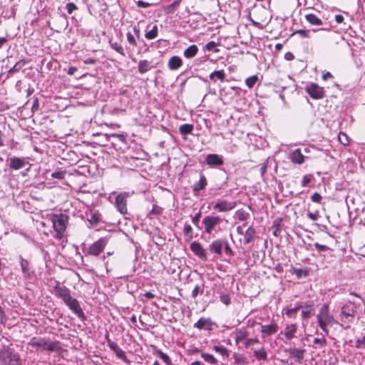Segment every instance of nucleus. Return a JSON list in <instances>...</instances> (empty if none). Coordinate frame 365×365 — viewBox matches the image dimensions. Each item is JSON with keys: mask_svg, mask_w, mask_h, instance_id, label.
<instances>
[{"mask_svg": "<svg viewBox=\"0 0 365 365\" xmlns=\"http://www.w3.org/2000/svg\"><path fill=\"white\" fill-rule=\"evenodd\" d=\"M247 18L252 25L259 29H264L272 19L268 9L262 5H255L248 14Z\"/></svg>", "mask_w": 365, "mask_h": 365, "instance_id": "nucleus-1", "label": "nucleus"}, {"mask_svg": "<svg viewBox=\"0 0 365 365\" xmlns=\"http://www.w3.org/2000/svg\"><path fill=\"white\" fill-rule=\"evenodd\" d=\"M258 81V76L257 75H254L252 76H250L245 80V84L249 88H252L254 87L255 83Z\"/></svg>", "mask_w": 365, "mask_h": 365, "instance_id": "nucleus-45", "label": "nucleus"}, {"mask_svg": "<svg viewBox=\"0 0 365 365\" xmlns=\"http://www.w3.org/2000/svg\"><path fill=\"white\" fill-rule=\"evenodd\" d=\"M207 185V181L205 176L201 173L199 181L196 182L192 187V190L195 193H197L200 190H203Z\"/></svg>", "mask_w": 365, "mask_h": 365, "instance_id": "nucleus-25", "label": "nucleus"}, {"mask_svg": "<svg viewBox=\"0 0 365 365\" xmlns=\"http://www.w3.org/2000/svg\"><path fill=\"white\" fill-rule=\"evenodd\" d=\"M289 272L292 274H295L298 279H301L302 277H307L309 275V272L307 269L296 267H292L289 269Z\"/></svg>", "mask_w": 365, "mask_h": 365, "instance_id": "nucleus-34", "label": "nucleus"}, {"mask_svg": "<svg viewBox=\"0 0 365 365\" xmlns=\"http://www.w3.org/2000/svg\"><path fill=\"white\" fill-rule=\"evenodd\" d=\"M64 303L69 307V309L75 313L79 319H81L82 321H84L86 319L85 314L81 307V305L78 302V301L73 298L72 297H70L68 299H67Z\"/></svg>", "mask_w": 365, "mask_h": 365, "instance_id": "nucleus-11", "label": "nucleus"}, {"mask_svg": "<svg viewBox=\"0 0 365 365\" xmlns=\"http://www.w3.org/2000/svg\"><path fill=\"white\" fill-rule=\"evenodd\" d=\"M20 265H21L24 276L26 277H29V276H30L29 262H28V260H26L21 257Z\"/></svg>", "mask_w": 365, "mask_h": 365, "instance_id": "nucleus-35", "label": "nucleus"}, {"mask_svg": "<svg viewBox=\"0 0 365 365\" xmlns=\"http://www.w3.org/2000/svg\"><path fill=\"white\" fill-rule=\"evenodd\" d=\"M297 329L298 327L296 323L287 324L282 332L284 338L288 341L295 338Z\"/></svg>", "mask_w": 365, "mask_h": 365, "instance_id": "nucleus-17", "label": "nucleus"}, {"mask_svg": "<svg viewBox=\"0 0 365 365\" xmlns=\"http://www.w3.org/2000/svg\"><path fill=\"white\" fill-rule=\"evenodd\" d=\"M355 347L358 349H365V334L356 340Z\"/></svg>", "mask_w": 365, "mask_h": 365, "instance_id": "nucleus-47", "label": "nucleus"}, {"mask_svg": "<svg viewBox=\"0 0 365 365\" xmlns=\"http://www.w3.org/2000/svg\"><path fill=\"white\" fill-rule=\"evenodd\" d=\"M109 44H110V46L112 48V49L115 50L120 55H121L123 56H125L124 49L120 44H119L117 42H112L111 41H109Z\"/></svg>", "mask_w": 365, "mask_h": 365, "instance_id": "nucleus-40", "label": "nucleus"}, {"mask_svg": "<svg viewBox=\"0 0 365 365\" xmlns=\"http://www.w3.org/2000/svg\"><path fill=\"white\" fill-rule=\"evenodd\" d=\"M26 64L25 60H21L15 63V65L9 70V73H15L21 70Z\"/></svg>", "mask_w": 365, "mask_h": 365, "instance_id": "nucleus-46", "label": "nucleus"}, {"mask_svg": "<svg viewBox=\"0 0 365 365\" xmlns=\"http://www.w3.org/2000/svg\"><path fill=\"white\" fill-rule=\"evenodd\" d=\"M312 175H305L303 176L302 181V186L305 187L308 185L311 181L312 180Z\"/></svg>", "mask_w": 365, "mask_h": 365, "instance_id": "nucleus-57", "label": "nucleus"}, {"mask_svg": "<svg viewBox=\"0 0 365 365\" xmlns=\"http://www.w3.org/2000/svg\"><path fill=\"white\" fill-rule=\"evenodd\" d=\"M152 68L151 62L148 60H140L138 63V68L140 73H145Z\"/></svg>", "mask_w": 365, "mask_h": 365, "instance_id": "nucleus-30", "label": "nucleus"}, {"mask_svg": "<svg viewBox=\"0 0 365 365\" xmlns=\"http://www.w3.org/2000/svg\"><path fill=\"white\" fill-rule=\"evenodd\" d=\"M155 353L158 355V356L165 363L166 365L172 364V361L169 356L163 352L161 350L156 349Z\"/></svg>", "mask_w": 365, "mask_h": 365, "instance_id": "nucleus-41", "label": "nucleus"}, {"mask_svg": "<svg viewBox=\"0 0 365 365\" xmlns=\"http://www.w3.org/2000/svg\"><path fill=\"white\" fill-rule=\"evenodd\" d=\"M88 221L93 225H97L100 221V214L98 212H95L91 215V218L88 219Z\"/></svg>", "mask_w": 365, "mask_h": 365, "instance_id": "nucleus-56", "label": "nucleus"}, {"mask_svg": "<svg viewBox=\"0 0 365 365\" xmlns=\"http://www.w3.org/2000/svg\"><path fill=\"white\" fill-rule=\"evenodd\" d=\"M0 365H21V361L18 354L4 350L0 352Z\"/></svg>", "mask_w": 365, "mask_h": 365, "instance_id": "nucleus-6", "label": "nucleus"}, {"mask_svg": "<svg viewBox=\"0 0 365 365\" xmlns=\"http://www.w3.org/2000/svg\"><path fill=\"white\" fill-rule=\"evenodd\" d=\"M317 318L319 327L327 335H328V327H331L335 322V320L333 315L330 313L329 307L327 304H322L317 315Z\"/></svg>", "mask_w": 365, "mask_h": 365, "instance_id": "nucleus-3", "label": "nucleus"}, {"mask_svg": "<svg viewBox=\"0 0 365 365\" xmlns=\"http://www.w3.org/2000/svg\"><path fill=\"white\" fill-rule=\"evenodd\" d=\"M235 342L239 344L241 341H244L249 335V331L245 328L238 329L235 332Z\"/></svg>", "mask_w": 365, "mask_h": 365, "instance_id": "nucleus-26", "label": "nucleus"}, {"mask_svg": "<svg viewBox=\"0 0 365 365\" xmlns=\"http://www.w3.org/2000/svg\"><path fill=\"white\" fill-rule=\"evenodd\" d=\"M279 327L274 320H272L269 325H262L261 332L264 336H271L277 333Z\"/></svg>", "mask_w": 365, "mask_h": 365, "instance_id": "nucleus-18", "label": "nucleus"}, {"mask_svg": "<svg viewBox=\"0 0 365 365\" xmlns=\"http://www.w3.org/2000/svg\"><path fill=\"white\" fill-rule=\"evenodd\" d=\"M28 344L37 349L43 351H53L58 348V342H49L46 339L41 337H33L28 342Z\"/></svg>", "mask_w": 365, "mask_h": 365, "instance_id": "nucleus-5", "label": "nucleus"}, {"mask_svg": "<svg viewBox=\"0 0 365 365\" xmlns=\"http://www.w3.org/2000/svg\"><path fill=\"white\" fill-rule=\"evenodd\" d=\"M295 34H299L301 36V38H309L310 37L309 30H304V29L297 30V31H294V33H292V36H294Z\"/></svg>", "mask_w": 365, "mask_h": 365, "instance_id": "nucleus-53", "label": "nucleus"}, {"mask_svg": "<svg viewBox=\"0 0 365 365\" xmlns=\"http://www.w3.org/2000/svg\"><path fill=\"white\" fill-rule=\"evenodd\" d=\"M322 78L323 81H327L329 79H333L334 76L329 71L323 72Z\"/></svg>", "mask_w": 365, "mask_h": 365, "instance_id": "nucleus-63", "label": "nucleus"}, {"mask_svg": "<svg viewBox=\"0 0 365 365\" xmlns=\"http://www.w3.org/2000/svg\"><path fill=\"white\" fill-rule=\"evenodd\" d=\"M54 292L55 295L61 298L63 302L71 297L70 289L65 286H61L58 282L54 287Z\"/></svg>", "mask_w": 365, "mask_h": 365, "instance_id": "nucleus-13", "label": "nucleus"}, {"mask_svg": "<svg viewBox=\"0 0 365 365\" xmlns=\"http://www.w3.org/2000/svg\"><path fill=\"white\" fill-rule=\"evenodd\" d=\"M305 91L314 100L322 99L325 97V90L316 83H312L305 88Z\"/></svg>", "mask_w": 365, "mask_h": 365, "instance_id": "nucleus-10", "label": "nucleus"}, {"mask_svg": "<svg viewBox=\"0 0 365 365\" xmlns=\"http://www.w3.org/2000/svg\"><path fill=\"white\" fill-rule=\"evenodd\" d=\"M244 244L247 245L252 242L256 236V230L253 226L249 227L244 233Z\"/></svg>", "mask_w": 365, "mask_h": 365, "instance_id": "nucleus-24", "label": "nucleus"}, {"mask_svg": "<svg viewBox=\"0 0 365 365\" xmlns=\"http://www.w3.org/2000/svg\"><path fill=\"white\" fill-rule=\"evenodd\" d=\"M313 342L314 344L318 345L320 348L324 347L327 345V341L324 336L322 338H315Z\"/></svg>", "mask_w": 365, "mask_h": 365, "instance_id": "nucleus-49", "label": "nucleus"}, {"mask_svg": "<svg viewBox=\"0 0 365 365\" xmlns=\"http://www.w3.org/2000/svg\"><path fill=\"white\" fill-rule=\"evenodd\" d=\"M214 323L210 318L201 317L195 322L193 327L199 330H207L210 331L212 329Z\"/></svg>", "mask_w": 365, "mask_h": 365, "instance_id": "nucleus-16", "label": "nucleus"}, {"mask_svg": "<svg viewBox=\"0 0 365 365\" xmlns=\"http://www.w3.org/2000/svg\"><path fill=\"white\" fill-rule=\"evenodd\" d=\"M213 348L217 352L220 353L222 356H228V351L225 346H215Z\"/></svg>", "mask_w": 365, "mask_h": 365, "instance_id": "nucleus-54", "label": "nucleus"}, {"mask_svg": "<svg viewBox=\"0 0 365 365\" xmlns=\"http://www.w3.org/2000/svg\"><path fill=\"white\" fill-rule=\"evenodd\" d=\"M311 200L314 202L321 203L322 197L319 192H316L311 196Z\"/></svg>", "mask_w": 365, "mask_h": 365, "instance_id": "nucleus-59", "label": "nucleus"}, {"mask_svg": "<svg viewBox=\"0 0 365 365\" xmlns=\"http://www.w3.org/2000/svg\"><path fill=\"white\" fill-rule=\"evenodd\" d=\"M202 291H203L202 289H200V287L199 285H196L192 291V294H191L192 297L196 298L200 292L202 293Z\"/></svg>", "mask_w": 365, "mask_h": 365, "instance_id": "nucleus-62", "label": "nucleus"}, {"mask_svg": "<svg viewBox=\"0 0 365 365\" xmlns=\"http://www.w3.org/2000/svg\"><path fill=\"white\" fill-rule=\"evenodd\" d=\"M202 358L207 363L211 364H217V360L215 358V356L210 354L202 352L201 354Z\"/></svg>", "mask_w": 365, "mask_h": 365, "instance_id": "nucleus-43", "label": "nucleus"}, {"mask_svg": "<svg viewBox=\"0 0 365 365\" xmlns=\"http://www.w3.org/2000/svg\"><path fill=\"white\" fill-rule=\"evenodd\" d=\"M314 314V308L312 304L306 305L302 312V319H309Z\"/></svg>", "mask_w": 365, "mask_h": 365, "instance_id": "nucleus-33", "label": "nucleus"}, {"mask_svg": "<svg viewBox=\"0 0 365 365\" xmlns=\"http://www.w3.org/2000/svg\"><path fill=\"white\" fill-rule=\"evenodd\" d=\"M307 217H308L310 220H313V221H315V220H317L319 218V212H318V211H316L315 212H308V214H307Z\"/></svg>", "mask_w": 365, "mask_h": 365, "instance_id": "nucleus-64", "label": "nucleus"}, {"mask_svg": "<svg viewBox=\"0 0 365 365\" xmlns=\"http://www.w3.org/2000/svg\"><path fill=\"white\" fill-rule=\"evenodd\" d=\"M182 65V59L178 56H172L169 61H168V68L172 70H178L179 68H180Z\"/></svg>", "mask_w": 365, "mask_h": 365, "instance_id": "nucleus-23", "label": "nucleus"}, {"mask_svg": "<svg viewBox=\"0 0 365 365\" xmlns=\"http://www.w3.org/2000/svg\"><path fill=\"white\" fill-rule=\"evenodd\" d=\"M130 196L129 192H121L115 198V207L121 215H126L128 213L127 204L128 198Z\"/></svg>", "mask_w": 365, "mask_h": 365, "instance_id": "nucleus-7", "label": "nucleus"}, {"mask_svg": "<svg viewBox=\"0 0 365 365\" xmlns=\"http://www.w3.org/2000/svg\"><path fill=\"white\" fill-rule=\"evenodd\" d=\"M254 356L259 361H261V360L264 361V360H267V353L265 349L263 347L259 350H255L254 351Z\"/></svg>", "mask_w": 365, "mask_h": 365, "instance_id": "nucleus-36", "label": "nucleus"}, {"mask_svg": "<svg viewBox=\"0 0 365 365\" xmlns=\"http://www.w3.org/2000/svg\"><path fill=\"white\" fill-rule=\"evenodd\" d=\"M220 300L226 306L230 305L231 303V298L229 294H221L220 296Z\"/></svg>", "mask_w": 365, "mask_h": 365, "instance_id": "nucleus-48", "label": "nucleus"}, {"mask_svg": "<svg viewBox=\"0 0 365 365\" xmlns=\"http://www.w3.org/2000/svg\"><path fill=\"white\" fill-rule=\"evenodd\" d=\"M297 309H287L286 310V315L289 317V318H296V316H297Z\"/></svg>", "mask_w": 365, "mask_h": 365, "instance_id": "nucleus-58", "label": "nucleus"}, {"mask_svg": "<svg viewBox=\"0 0 365 365\" xmlns=\"http://www.w3.org/2000/svg\"><path fill=\"white\" fill-rule=\"evenodd\" d=\"M289 159L293 163L298 165H302L304 162V156L299 148L289 153Z\"/></svg>", "mask_w": 365, "mask_h": 365, "instance_id": "nucleus-20", "label": "nucleus"}, {"mask_svg": "<svg viewBox=\"0 0 365 365\" xmlns=\"http://www.w3.org/2000/svg\"><path fill=\"white\" fill-rule=\"evenodd\" d=\"M359 304L348 300L341 307L339 314L340 320L344 324H351L354 322L357 314V309Z\"/></svg>", "mask_w": 365, "mask_h": 365, "instance_id": "nucleus-4", "label": "nucleus"}, {"mask_svg": "<svg viewBox=\"0 0 365 365\" xmlns=\"http://www.w3.org/2000/svg\"><path fill=\"white\" fill-rule=\"evenodd\" d=\"M158 34V26L156 25H155L153 26V28L150 31L145 33V37L148 40L154 39L157 37Z\"/></svg>", "mask_w": 365, "mask_h": 365, "instance_id": "nucleus-42", "label": "nucleus"}, {"mask_svg": "<svg viewBox=\"0 0 365 365\" xmlns=\"http://www.w3.org/2000/svg\"><path fill=\"white\" fill-rule=\"evenodd\" d=\"M108 347L115 354V356L123 360L124 362L129 363L130 361L127 358L125 353L115 343H110L108 341Z\"/></svg>", "mask_w": 365, "mask_h": 365, "instance_id": "nucleus-19", "label": "nucleus"}, {"mask_svg": "<svg viewBox=\"0 0 365 365\" xmlns=\"http://www.w3.org/2000/svg\"><path fill=\"white\" fill-rule=\"evenodd\" d=\"M222 219L219 216H205L202 221V223L204 225L205 232L209 235L212 234V232L215 230V227L220 225L222 222Z\"/></svg>", "mask_w": 365, "mask_h": 365, "instance_id": "nucleus-9", "label": "nucleus"}, {"mask_svg": "<svg viewBox=\"0 0 365 365\" xmlns=\"http://www.w3.org/2000/svg\"><path fill=\"white\" fill-rule=\"evenodd\" d=\"M237 206L235 201H228L226 200H218L213 206V210L219 212H226L231 211Z\"/></svg>", "mask_w": 365, "mask_h": 365, "instance_id": "nucleus-12", "label": "nucleus"}, {"mask_svg": "<svg viewBox=\"0 0 365 365\" xmlns=\"http://www.w3.org/2000/svg\"><path fill=\"white\" fill-rule=\"evenodd\" d=\"M26 164V162L24 158L14 157L10 159L9 167L11 169L16 170L24 168Z\"/></svg>", "mask_w": 365, "mask_h": 365, "instance_id": "nucleus-22", "label": "nucleus"}, {"mask_svg": "<svg viewBox=\"0 0 365 365\" xmlns=\"http://www.w3.org/2000/svg\"><path fill=\"white\" fill-rule=\"evenodd\" d=\"M191 251L201 259L207 260V252L202 245L198 242H193L190 245Z\"/></svg>", "mask_w": 365, "mask_h": 365, "instance_id": "nucleus-15", "label": "nucleus"}, {"mask_svg": "<svg viewBox=\"0 0 365 365\" xmlns=\"http://www.w3.org/2000/svg\"><path fill=\"white\" fill-rule=\"evenodd\" d=\"M338 140L344 146H348L350 144L349 137L342 131L339 133Z\"/></svg>", "mask_w": 365, "mask_h": 365, "instance_id": "nucleus-39", "label": "nucleus"}, {"mask_svg": "<svg viewBox=\"0 0 365 365\" xmlns=\"http://www.w3.org/2000/svg\"><path fill=\"white\" fill-rule=\"evenodd\" d=\"M206 163L210 166H220L224 162L222 157L217 154H209L206 158Z\"/></svg>", "mask_w": 365, "mask_h": 365, "instance_id": "nucleus-21", "label": "nucleus"}, {"mask_svg": "<svg viewBox=\"0 0 365 365\" xmlns=\"http://www.w3.org/2000/svg\"><path fill=\"white\" fill-rule=\"evenodd\" d=\"M290 359H294L297 362L301 363L304 357L305 349L295 347H289L286 349Z\"/></svg>", "mask_w": 365, "mask_h": 365, "instance_id": "nucleus-14", "label": "nucleus"}, {"mask_svg": "<svg viewBox=\"0 0 365 365\" xmlns=\"http://www.w3.org/2000/svg\"><path fill=\"white\" fill-rule=\"evenodd\" d=\"M193 128V125L185 123L180 126L179 130L182 135H187L192 133Z\"/></svg>", "mask_w": 365, "mask_h": 365, "instance_id": "nucleus-38", "label": "nucleus"}, {"mask_svg": "<svg viewBox=\"0 0 365 365\" xmlns=\"http://www.w3.org/2000/svg\"><path fill=\"white\" fill-rule=\"evenodd\" d=\"M304 18L312 26H322L323 24L322 20L314 14H307Z\"/></svg>", "mask_w": 365, "mask_h": 365, "instance_id": "nucleus-28", "label": "nucleus"}, {"mask_svg": "<svg viewBox=\"0 0 365 365\" xmlns=\"http://www.w3.org/2000/svg\"><path fill=\"white\" fill-rule=\"evenodd\" d=\"M223 243L221 240H215L210 245V251L220 255L222 254Z\"/></svg>", "mask_w": 365, "mask_h": 365, "instance_id": "nucleus-27", "label": "nucleus"}, {"mask_svg": "<svg viewBox=\"0 0 365 365\" xmlns=\"http://www.w3.org/2000/svg\"><path fill=\"white\" fill-rule=\"evenodd\" d=\"M210 80L215 81V78L218 79L220 82H225L226 75L223 70L215 71L209 75Z\"/></svg>", "mask_w": 365, "mask_h": 365, "instance_id": "nucleus-32", "label": "nucleus"}, {"mask_svg": "<svg viewBox=\"0 0 365 365\" xmlns=\"http://www.w3.org/2000/svg\"><path fill=\"white\" fill-rule=\"evenodd\" d=\"M107 244L108 239L106 237H101L88 247L86 252V255L97 257L103 251Z\"/></svg>", "mask_w": 365, "mask_h": 365, "instance_id": "nucleus-8", "label": "nucleus"}, {"mask_svg": "<svg viewBox=\"0 0 365 365\" xmlns=\"http://www.w3.org/2000/svg\"><path fill=\"white\" fill-rule=\"evenodd\" d=\"M202 215V212L199 211L192 218V222L196 226L199 227L200 219Z\"/></svg>", "mask_w": 365, "mask_h": 365, "instance_id": "nucleus-61", "label": "nucleus"}, {"mask_svg": "<svg viewBox=\"0 0 365 365\" xmlns=\"http://www.w3.org/2000/svg\"><path fill=\"white\" fill-rule=\"evenodd\" d=\"M314 247L319 252H326L329 250V247L327 245H321L318 242L314 243Z\"/></svg>", "mask_w": 365, "mask_h": 365, "instance_id": "nucleus-60", "label": "nucleus"}, {"mask_svg": "<svg viewBox=\"0 0 365 365\" xmlns=\"http://www.w3.org/2000/svg\"><path fill=\"white\" fill-rule=\"evenodd\" d=\"M48 220L51 222L55 231L53 237L58 240L63 239L68 223V216L63 213H52L48 215Z\"/></svg>", "mask_w": 365, "mask_h": 365, "instance_id": "nucleus-2", "label": "nucleus"}, {"mask_svg": "<svg viewBox=\"0 0 365 365\" xmlns=\"http://www.w3.org/2000/svg\"><path fill=\"white\" fill-rule=\"evenodd\" d=\"M198 48L196 45L192 44L188 46L183 52V55L186 58H192L197 55Z\"/></svg>", "mask_w": 365, "mask_h": 365, "instance_id": "nucleus-31", "label": "nucleus"}, {"mask_svg": "<svg viewBox=\"0 0 365 365\" xmlns=\"http://www.w3.org/2000/svg\"><path fill=\"white\" fill-rule=\"evenodd\" d=\"M126 38H127V40H128V43L131 46H133L134 47L137 46L138 44H137V41L135 40V36L130 32H128L126 34Z\"/></svg>", "mask_w": 365, "mask_h": 365, "instance_id": "nucleus-55", "label": "nucleus"}, {"mask_svg": "<svg viewBox=\"0 0 365 365\" xmlns=\"http://www.w3.org/2000/svg\"><path fill=\"white\" fill-rule=\"evenodd\" d=\"M183 233L185 236L188 237V239L192 238V228L190 225L185 224L183 228Z\"/></svg>", "mask_w": 365, "mask_h": 365, "instance_id": "nucleus-51", "label": "nucleus"}, {"mask_svg": "<svg viewBox=\"0 0 365 365\" xmlns=\"http://www.w3.org/2000/svg\"><path fill=\"white\" fill-rule=\"evenodd\" d=\"M66 174V170L56 171V172H53L51 173V177L53 178L63 180L65 178Z\"/></svg>", "mask_w": 365, "mask_h": 365, "instance_id": "nucleus-50", "label": "nucleus"}, {"mask_svg": "<svg viewBox=\"0 0 365 365\" xmlns=\"http://www.w3.org/2000/svg\"><path fill=\"white\" fill-rule=\"evenodd\" d=\"M217 43L213 41H209L207 43L204 47L205 50L208 51H213L215 53H218L219 49L217 48Z\"/></svg>", "mask_w": 365, "mask_h": 365, "instance_id": "nucleus-44", "label": "nucleus"}, {"mask_svg": "<svg viewBox=\"0 0 365 365\" xmlns=\"http://www.w3.org/2000/svg\"><path fill=\"white\" fill-rule=\"evenodd\" d=\"M182 0H175L172 4L163 7V11L165 14H173L179 7Z\"/></svg>", "mask_w": 365, "mask_h": 365, "instance_id": "nucleus-29", "label": "nucleus"}, {"mask_svg": "<svg viewBox=\"0 0 365 365\" xmlns=\"http://www.w3.org/2000/svg\"><path fill=\"white\" fill-rule=\"evenodd\" d=\"M236 217L240 221H245L250 218V213L243 209L237 210L235 212Z\"/></svg>", "mask_w": 365, "mask_h": 365, "instance_id": "nucleus-37", "label": "nucleus"}, {"mask_svg": "<svg viewBox=\"0 0 365 365\" xmlns=\"http://www.w3.org/2000/svg\"><path fill=\"white\" fill-rule=\"evenodd\" d=\"M259 343V341L258 339L257 338H252V339H246L244 341H243V344H244V346L246 348V349H248L251 345L254 344H258Z\"/></svg>", "mask_w": 365, "mask_h": 365, "instance_id": "nucleus-52", "label": "nucleus"}]
</instances>
